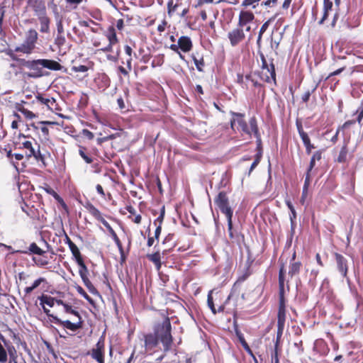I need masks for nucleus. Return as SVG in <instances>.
Listing matches in <instances>:
<instances>
[{"label":"nucleus","instance_id":"49530a36","mask_svg":"<svg viewBox=\"0 0 363 363\" xmlns=\"http://www.w3.org/2000/svg\"><path fill=\"white\" fill-rule=\"evenodd\" d=\"M308 181H309V178H308V176L306 177V182H305V186H304V190H303V195H302V198H301V202L302 203H304V201H305V198H306V193H305V190L306 191L307 190V185L308 184Z\"/></svg>","mask_w":363,"mask_h":363},{"label":"nucleus","instance_id":"a18cd8bd","mask_svg":"<svg viewBox=\"0 0 363 363\" xmlns=\"http://www.w3.org/2000/svg\"><path fill=\"white\" fill-rule=\"evenodd\" d=\"M277 1L278 0H267V1H262L261 5L267 6V7H271V6H274V4H276Z\"/></svg>","mask_w":363,"mask_h":363},{"label":"nucleus","instance_id":"774afa93","mask_svg":"<svg viewBox=\"0 0 363 363\" xmlns=\"http://www.w3.org/2000/svg\"><path fill=\"white\" fill-rule=\"evenodd\" d=\"M84 133L89 139H92L94 138V134L91 132H90L89 130H84Z\"/></svg>","mask_w":363,"mask_h":363},{"label":"nucleus","instance_id":"c03bdc74","mask_svg":"<svg viewBox=\"0 0 363 363\" xmlns=\"http://www.w3.org/2000/svg\"><path fill=\"white\" fill-rule=\"evenodd\" d=\"M177 5H174L173 0H169L167 4L168 13H171L176 10Z\"/></svg>","mask_w":363,"mask_h":363},{"label":"nucleus","instance_id":"1a4fd4ad","mask_svg":"<svg viewBox=\"0 0 363 363\" xmlns=\"http://www.w3.org/2000/svg\"><path fill=\"white\" fill-rule=\"evenodd\" d=\"M228 38L230 40V45L234 47L245 40V35L243 29L238 26V28H235L228 32Z\"/></svg>","mask_w":363,"mask_h":363},{"label":"nucleus","instance_id":"0eeeda50","mask_svg":"<svg viewBox=\"0 0 363 363\" xmlns=\"http://www.w3.org/2000/svg\"><path fill=\"white\" fill-rule=\"evenodd\" d=\"M38 39V33L33 30L30 29L26 34V39L24 43L18 47L16 50L26 54H30L35 47V43Z\"/></svg>","mask_w":363,"mask_h":363},{"label":"nucleus","instance_id":"69168bd1","mask_svg":"<svg viewBox=\"0 0 363 363\" xmlns=\"http://www.w3.org/2000/svg\"><path fill=\"white\" fill-rule=\"evenodd\" d=\"M41 130V132L43 133V134L45 135V136H48V134H49V130L47 127L45 126H43L40 128Z\"/></svg>","mask_w":363,"mask_h":363},{"label":"nucleus","instance_id":"f257e3e1","mask_svg":"<svg viewBox=\"0 0 363 363\" xmlns=\"http://www.w3.org/2000/svg\"><path fill=\"white\" fill-rule=\"evenodd\" d=\"M140 340L144 341L145 352L154 350L157 347L159 341L162 344L164 350L168 351L172 343L171 323L169 318H166L162 324L157 325L154 334H143Z\"/></svg>","mask_w":363,"mask_h":363},{"label":"nucleus","instance_id":"f03ea898","mask_svg":"<svg viewBox=\"0 0 363 363\" xmlns=\"http://www.w3.org/2000/svg\"><path fill=\"white\" fill-rule=\"evenodd\" d=\"M26 67L30 70L27 75L29 77L37 78L43 75L42 67L59 70L61 65L56 61L42 59L27 62Z\"/></svg>","mask_w":363,"mask_h":363},{"label":"nucleus","instance_id":"393cba45","mask_svg":"<svg viewBox=\"0 0 363 363\" xmlns=\"http://www.w3.org/2000/svg\"><path fill=\"white\" fill-rule=\"evenodd\" d=\"M18 111L21 112L27 120H33L38 118V115L25 107H19Z\"/></svg>","mask_w":363,"mask_h":363},{"label":"nucleus","instance_id":"338daca9","mask_svg":"<svg viewBox=\"0 0 363 363\" xmlns=\"http://www.w3.org/2000/svg\"><path fill=\"white\" fill-rule=\"evenodd\" d=\"M315 259H316L317 263H318L320 267H323V262H322L320 255L318 253V254H316V255H315Z\"/></svg>","mask_w":363,"mask_h":363},{"label":"nucleus","instance_id":"603ef678","mask_svg":"<svg viewBox=\"0 0 363 363\" xmlns=\"http://www.w3.org/2000/svg\"><path fill=\"white\" fill-rule=\"evenodd\" d=\"M113 46L114 45H111V44L108 43V45L106 47L101 48V50L103 52H112Z\"/></svg>","mask_w":363,"mask_h":363},{"label":"nucleus","instance_id":"58836bf2","mask_svg":"<svg viewBox=\"0 0 363 363\" xmlns=\"http://www.w3.org/2000/svg\"><path fill=\"white\" fill-rule=\"evenodd\" d=\"M211 294H212V291H211L208 293V299H207L208 306L211 308V310L213 312V313L216 314V308L214 307V304H213V297H212Z\"/></svg>","mask_w":363,"mask_h":363},{"label":"nucleus","instance_id":"6e6552de","mask_svg":"<svg viewBox=\"0 0 363 363\" xmlns=\"http://www.w3.org/2000/svg\"><path fill=\"white\" fill-rule=\"evenodd\" d=\"M15 348L9 345L4 336L0 333V363H6L8 360V354L13 360V363H17L14 353Z\"/></svg>","mask_w":363,"mask_h":363},{"label":"nucleus","instance_id":"c85d7f7f","mask_svg":"<svg viewBox=\"0 0 363 363\" xmlns=\"http://www.w3.org/2000/svg\"><path fill=\"white\" fill-rule=\"evenodd\" d=\"M90 213L99 221L102 223V220H104L105 219L103 218L101 212L94 206H90L89 208Z\"/></svg>","mask_w":363,"mask_h":363},{"label":"nucleus","instance_id":"423d86ee","mask_svg":"<svg viewBox=\"0 0 363 363\" xmlns=\"http://www.w3.org/2000/svg\"><path fill=\"white\" fill-rule=\"evenodd\" d=\"M22 142L19 143L20 148L25 149L26 150V154L27 157H33L37 160L43 161L44 157L42 155L40 151V147L32 141L27 140V138L25 135L22 137Z\"/></svg>","mask_w":363,"mask_h":363},{"label":"nucleus","instance_id":"4468645a","mask_svg":"<svg viewBox=\"0 0 363 363\" xmlns=\"http://www.w3.org/2000/svg\"><path fill=\"white\" fill-rule=\"evenodd\" d=\"M104 342L103 340H99L96 343L94 348L91 351V357L96 359L99 363H104Z\"/></svg>","mask_w":363,"mask_h":363},{"label":"nucleus","instance_id":"4c0bfd02","mask_svg":"<svg viewBox=\"0 0 363 363\" xmlns=\"http://www.w3.org/2000/svg\"><path fill=\"white\" fill-rule=\"evenodd\" d=\"M43 189L48 194L52 195L55 199L58 201L61 199L60 196L55 191V190L49 186L46 185L45 187H43Z\"/></svg>","mask_w":363,"mask_h":363},{"label":"nucleus","instance_id":"7c9ffc66","mask_svg":"<svg viewBox=\"0 0 363 363\" xmlns=\"http://www.w3.org/2000/svg\"><path fill=\"white\" fill-rule=\"evenodd\" d=\"M79 266L80 267V269H79V275L81 277L82 279H83V277H85L87 276V268L86 267V265L84 264L83 260H78V263Z\"/></svg>","mask_w":363,"mask_h":363},{"label":"nucleus","instance_id":"9b49d317","mask_svg":"<svg viewBox=\"0 0 363 363\" xmlns=\"http://www.w3.org/2000/svg\"><path fill=\"white\" fill-rule=\"evenodd\" d=\"M254 19L255 15L252 11L242 9L239 13L238 26L242 28L248 23L252 22Z\"/></svg>","mask_w":363,"mask_h":363},{"label":"nucleus","instance_id":"412c9836","mask_svg":"<svg viewBox=\"0 0 363 363\" xmlns=\"http://www.w3.org/2000/svg\"><path fill=\"white\" fill-rule=\"evenodd\" d=\"M101 223L107 228L108 231L110 233L113 240H114L115 243L116 244L119 250H122V244L118 237L117 236L116 232L113 230V229L111 228L109 223L106 220H102Z\"/></svg>","mask_w":363,"mask_h":363},{"label":"nucleus","instance_id":"72a5a7b5","mask_svg":"<svg viewBox=\"0 0 363 363\" xmlns=\"http://www.w3.org/2000/svg\"><path fill=\"white\" fill-rule=\"evenodd\" d=\"M70 251L72 252L73 256L76 258L77 262L78 263V260H82L81 257V254L79 252V248L76 245H72L69 248Z\"/></svg>","mask_w":363,"mask_h":363},{"label":"nucleus","instance_id":"680f3d73","mask_svg":"<svg viewBox=\"0 0 363 363\" xmlns=\"http://www.w3.org/2000/svg\"><path fill=\"white\" fill-rule=\"evenodd\" d=\"M125 52L129 56V57H131L132 49L129 45L125 46Z\"/></svg>","mask_w":363,"mask_h":363},{"label":"nucleus","instance_id":"cd10ccee","mask_svg":"<svg viewBox=\"0 0 363 363\" xmlns=\"http://www.w3.org/2000/svg\"><path fill=\"white\" fill-rule=\"evenodd\" d=\"M301 265V262H299L291 263L289 267V276L292 277L294 275L297 274L300 271Z\"/></svg>","mask_w":363,"mask_h":363},{"label":"nucleus","instance_id":"2eb2a0df","mask_svg":"<svg viewBox=\"0 0 363 363\" xmlns=\"http://www.w3.org/2000/svg\"><path fill=\"white\" fill-rule=\"evenodd\" d=\"M35 98L38 101L45 105L49 110L52 111L58 110V105L53 97H45L41 94H38Z\"/></svg>","mask_w":363,"mask_h":363},{"label":"nucleus","instance_id":"e2e57ef3","mask_svg":"<svg viewBox=\"0 0 363 363\" xmlns=\"http://www.w3.org/2000/svg\"><path fill=\"white\" fill-rule=\"evenodd\" d=\"M7 157L11 160V161L12 162L13 166L17 168V165L13 161V155L11 153V151L9 150L8 152H7Z\"/></svg>","mask_w":363,"mask_h":363},{"label":"nucleus","instance_id":"c756f323","mask_svg":"<svg viewBox=\"0 0 363 363\" xmlns=\"http://www.w3.org/2000/svg\"><path fill=\"white\" fill-rule=\"evenodd\" d=\"M21 122V120L19 115L14 113L13 116H11V126L13 129H18Z\"/></svg>","mask_w":363,"mask_h":363},{"label":"nucleus","instance_id":"4d7b16f0","mask_svg":"<svg viewBox=\"0 0 363 363\" xmlns=\"http://www.w3.org/2000/svg\"><path fill=\"white\" fill-rule=\"evenodd\" d=\"M166 22L163 21L161 24L157 26V30L160 32H163L165 30Z\"/></svg>","mask_w":363,"mask_h":363},{"label":"nucleus","instance_id":"2f4dec72","mask_svg":"<svg viewBox=\"0 0 363 363\" xmlns=\"http://www.w3.org/2000/svg\"><path fill=\"white\" fill-rule=\"evenodd\" d=\"M321 158V153L318 151V152H315L312 157H311V162H310V166H309V168H308V172H310L315 166V160H320Z\"/></svg>","mask_w":363,"mask_h":363},{"label":"nucleus","instance_id":"b1692460","mask_svg":"<svg viewBox=\"0 0 363 363\" xmlns=\"http://www.w3.org/2000/svg\"><path fill=\"white\" fill-rule=\"evenodd\" d=\"M336 259L340 272L342 273L343 276H345L347 274V269L344 257L340 255H337Z\"/></svg>","mask_w":363,"mask_h":363},{"label":"nucleus","instance_id":"13d9d810","mask_svg":"<svg viewBox=\"0 0 363 363\" xmlns=\"http://www.w3.org/2000/svg\"><path fill=\"white\" fill-rule=\"evenodd\" d=\"M117 103H118V105L120 107V108L123 109L125 108V104H124L123 99L122 98L118 99Z\"/></svg>","mask_w":363,"mask_h":363},{"label":"nucleus","instance_id":"864d4df0","mask_svg":"<svg viewBox=\"0 0 363 363\" xmlns=\"http://www.w3.org/2000/svg\"><path fill=\"white\" fill-rule=\"evenodd\" d=\"M76 70L78 72H85L88 70V68L85 65H79L76 68Z\"/></svg>","mask_w":363,"mask_h":363},{"label":"nucleus","instance_id":"f704fd0d","mask_svg":"<svg viewBox=\"0 0 363 363\" xmlns=\"http://www.w3.org/2000/svg\"><path fill=\"white\" fill-rule=\"evenodd\" d=\"M286 204L291 211L290 219H291V222H293L294 220L296 219V213L295 208H294V206L292 205L291 202L288 199L286 200Z\"/></svg>","mask_w":363,"mask_h":363},{"label":"nucleus","instance_id":"f8f14e48","mask_svg":"<svg viewBox=\"0 0 363 363\" xmlns=\"http://www.w3.org/2000/svg\"><path fill=\"white\" fill-rule=\"evenodd\" d=\"M260 78L268 83H271L275 81V71L273 65H271L270 67L267 65H263L260 72Z\"/></svg>","mask_w":363,"mask_h":363},{"label":"nucleus","instance_id":"c9c22d12","mask_svg":"<svg viewBox=\"0 0 363 363\" xmlns=\"http://www.w3.org/2000/svg\"><path fill=\"white\" fill-rule=\"evenodd\" d=\"M259 1V0H242L241 6L243 7L252 6L253 9H255Z\"/></svg>","mask_w":363,"mask_h":363},{"label":"nucleus","instance_id":"6ab92c4d","mask_svg":"<svg viewBox=\"0 0 363 363\" xmlns=\"http://www.w3.org/2000/svg\"><path fill=\"white\" fill-rule=\"evenodd\" d=\"M178 44L182 51L184 52H189L192 48V42L190 38L187 36H182L178 39Z\"/></svg>","mask_w":363,"mask_h":363},{"label":"nucleus","instance_id":"bb28decb","mask_svg":"<svg viewBox=\"0 0 363 363\" xmlns=\"http://www.w3.org/2000/svg\"><path fill=\"white\" fill-rule=\"evenodd\" d=\"M40 21V31L43 33H48L49 31L50 21L47 16H41Z\"/></svg>","mask_w":363,"mask_h":363},{"label":"nucleus","instance_id":"bf43d9fd","mask_svg":"<svg viewBox=\"0 0 363 363\" xmlns=\"http://www.w3.org/2000/svg\"><path fill=\"white\" fill-rule=\"evenodd\" d=\"M161 233V225H158L157 226V228L155 230V238H159V235H160Z\"/></svg>","mask_w":363,"mask_h":363},{"label":"nucleus","instance_id":"37998d69","mask_svg":"<svg viewBox=\"0 0 363 363\" xmlns=\"http://www.w3.org/2000/svg\"><path fill=\"white\" fill-rule=\"evenodd\" d=\"M76 289L77 292L82 295L84 298H86L88 301H91V298L89 296V295L86 293V291L83 289V288L80 286H77L76 287Z\"/></svg>","mask_w":363,"mask_h":363},{"label":"nucleus","instance_id":"052dcab7","mask_svg":"<svg viewBox=\"0 0 363 363\" xmlns=\"http://www.w3.org/2000/svg\"><path fill=\"white\" fill-rule=\"evenodd\" d=\"M343 69H344V68H340V69L334 71L333 72L330 74L328 77H330L332 76H335V75H337V74H340L343 71Z\"/></svg>","mask_w":363,"mask_h":363},{"label":"nucleus","instance_id":"09e8293b","mask_svg":"<svg viewBox=\"0 0 363 363\" xmlns=\"http://www.w3.org/2000/svg\"><path fill=\"white\" fill-rule=\"evenodd\" d=\"M291 1L292 0H284L282 4V8L284 9H288L291 4Z\"/></svg>","mask_w":363,"mask_h":363},{"label":"nucleus","instance_id":"3c124183","mask_svg":"<svg viewBox=\"0 0 363 363\" xmlns=\"http://www.w3.org/2000/svg\"><path fill=\"white\" fill-rule=\"evenodd\" d=\"M169 48L172 50L174 51L175 52H179V51L180 50L179 45L178 43L177 44H172Z\"/></svg>","mask_w":363,"mask_h":363},{"label":"nucleus","instance_id":"a19ab883","mask_svg":"<svg viewBox=\"0 0 363 363\" xmlns=\"http://www.w3.org/2000/svg\"><path fill=\"white\" fill-rule=\"evenodd\" d=\"M65 41V38L62 35V34H57L55 40V45H57L59 48H61L62 45H64Z\"/></svg>","mask_w":363,"mask_h":363},{"label":"nucleus","instance_id":"f3484780","mask_svg":"<svg viewBox=\"0 0 363 363\" xmlns=\"http://www.w3.org/2000/svg\"><path fill=\"white\" fill-rule=\"evenodd\" d=\"M233 118L230 121L231 128L234 130H240L239 127L244 123V115L238 113H232Z\"/></svg>","mask_w":363,"mask_h":363},{"label":"nucleus","instance_id":"de8ad7c7","mask_svg":"<svg viewBox=\"0 0 363 363\" xmlns=\"http://www.w3.org/2000/svg\"><path fill=\"white\" fill-rule=\"evenodd\" d=\"M119 52H120V50H118L117 51L116 56H113V55H107V59L109 60L116 62L117 60V59H118V55H119Z\"/></svg>","mask_w":363,"mask_h":363},{"label":"nucleus","instance_id":"5701e85b","mask_svg":"<svg viewBox=\"0 0 363 363\" xmlns=\"http://www.w3.org/2000/svg\"><path fill=\"white\" fill-rule=\"evenodd\" d=\"M147 257L151 262H152L155 264L156 269L157 271H160L162 266L160 254L159 252H155L152 255H148Z\"/></svg>","mask_w":363,"mask_h":363},{"label":"nucleus","instance_id":"ddd939ff","mask_svg":"<svg viewBox=\"0 0 363 363\" xmlns=\"http://www.w3.org/2000/svg\"><path fill=\"white\" fill-rule=\"evenodd\" d=\"M38 299L40 301V305L41 306L44 313L50 317L53 315L52 314H50V311L46 308V306L50 308L53 307L55 304V298L48 295H42L38 297Z\"/></svg>","mask_w":363,"mask_h":363},{"label":"nucleus","instance_id":"473e14b6","mask_svg":"<svg viewBox=\"0 0 363 363\" xmlns=\"http://www.w3.org/2000/svg\"><path fill=\"white\" fill-rule=\"evenodd\" d=\"M33 260L35 262V264L38 267H44L49 263L48 260L45 257H38V258L33 257Z\"/></svg>","mask_w":363,"mask_h":363},{"label":"nucleus","instance_id":"a878e982","mask_svg":"<svg viewBox=\"0 0 363 363\" xmlns=\"http://www.w3.org/2000/svg\"><path fill=\"white\" fill-rule=\"evenodd\" d=\"M333 6V3L330 0H324V5H323V16L321 20L320 21L319 23L322 24L324 21L327 18L328 15V11L331 10Z\"/></svg>","mask_w":363,"mask_h":363},{"label":"nucleus","instance_id":"39448f33","mask_svg":"<svg viewBox=\"0 0 363 363\" xmlns=\"http://www.w3.org/2000/svg\"><path fill=\"white\" fill-rule=\"evenodd\" d=\"M215 203L223 213H224L228 220V229L230 231L232 229V216L233 211L228 206V197L224 192H220L215 200Z\"/></svg>","mask_w":363,"mask_h":363},{"label":"nucleus","instance_id":"9d476101","mask_svg":"<svg viewBox=\"0 0 363 363\" xmlns=\"http://www.w3.org/2000/svg\"><path fill=\"white\" fill-rule=\"evenodd\" d=\"M240 130L239 132L242 133V134H246L250 136H251L252 133H254L257 138H258V128L257 125L256 119L255 118H250L249 121V125L245 122L244 123H242L240 127H239Z\"/></svg>","mask_w":363,"mask_h":363},{"label":"nucleus","instance_id":"a211bd4d","mask_svg":"<svg viewBox=\"0 0 363 363\" xmlns=\"http://www.w3.org/2000/svg\"><path fill=\"white\" fill-rule=\"evenodd\" d=\"M298 130L300 137L302 139L303 143L306 147L307 153L310 154L311 150L314 148V146L311 143L310 138H308L307 133L303 131L301 125H298Z\"/></svg>","mask_w":363,"mask_h":363},{"label":"nucleus","instance_id":"dca6fc26","mask_svg":"<svg viewBox=\"0 0 363 363\" xmlns=\"http://www.w3.org/2000/svg\"><path fill=\"white\" fill-rule=\"evenodd\" d=\"M23 253V254H33V255H43L45 252L40 248L35 242H32L28 250H13L11 252V253Z\"/></svg>","mask_w":363,"mask_h":363},{"label":"nucleus","instance_id":"ea45409f","mask_svg":"<svg viewBox=\"0 0 363 363\" xmlns=\"http://www.w3.org/2000/svg\"><path fill=\"white\" fill-rule=\"evenodd\" d=\"M276 16H277V15L270 18L269 20H267L266 22H264L263 23V25L261 26L260 30H259L260 34H263L267 30L270 23L272 22L275 19Z\"/></svg>","mask_w":363,"mask_h":363},{"label":"nucleus","instance_id":"aec40b11","mask_svg":"<svg viewBox=\"0 0 363 363\" xmlns=\"http://www.w3.org/2000/svg\"><path fill=\"white\" fill-rule=\"evenodd\" d=\"M104 35L108 39V43H110L111 45H115L118 43V39L116 35V29L113 26H109L106 30Z\"/></svg>","mask_w":363,"mask_h":363},{"label":"nucleus","instance_id":"79ce46f5","mask_svg":"<svg viewBox=\"0 0 363 363\" xmlns=\"http://www.w3.org/2000/svg\"><path fill=\"white\" fill-rule=\"evenodd\" d=\"M79 155L84 159V160L87 163V164H90L92 162V159L89 157L84 151V150L82 148H81L79 150Z\"/></svg>","mask_w":363,"mask_h":363},{"label":"nucleus","instance_id":"8fccbe9b","mask_svg":"<svg viewBox=\"0 0 363 363\" xmlns=\"http://www.w3.org/2000/svg\"><path fill=\"white\" fill-rule=\"evenodd\" d=\"M96 189L97 192L99 194H101L103 197H104L105 194H104V189H103L101 185L97 184L96 186Z\"/></svg>","mask_w":363,"mask_h":363},{"label":"nucleus","instance_id":"0e129e2a","mask_svg":"<svg viewBox=\"0 0 363 363\" xmlns=\"http://www.w3.org/2000/svg\"><path fill=\"white\" fill-rule=\"evenodd\" d=\"M116 27L118 29L121 30L123 27V21L122 19H119L117 21Z\"/></svg>","mask_w":363,"mask_h":363},{"label":"nucleus","instance_id":"6e6d98bb","mask_svg":"<svg viewBox=\"0 0 363 363\" xmlns=\"http://www.w3.org/2000/svg\"><path fill=\"white\" fill-rule=\"evenodd\" d=\"M57 27L58 34H60V35L62 34L64 30H63L62 23L60 21L59 23H57Z\"/></svg>","mask_w":363,"mask_h":363},{"label":"nucleus","instance_id":"4be33fe9","mask_svg":"<svg viewBox=\"0 0 363 363\" xmlns=\"http://www.w3.org/2000/svg\"><path fill=\"white\" fill-rule=\"evenodd\" d=\"M46 279L43 277H40L37 279H35L31 286H27L24 289L25 294H30L34 289H37L38 286H40L42 284H46Z\"/></svg>","mask_w":363,"mask_h":363},{"label":"nucleus","instance_id":"7ed1b4c3","mask_svg":"<svg viewBox=\"0 0 363 363\" xmlns=\"http://www.w3.org/2000/svg\"><path fill=\"white\" fill-rule=\"evenodd\" d=\"M63 308L64 311L66 313L72 314L77 318V320L75 322H71L68 320H62L55 315H51L54 323L72 332H75L78 329L81 328L82 326V320L79 312L73 309L72 306L67 303H65L63 305Z\"/></svg>","mask_w":363,"mask_h":363},{"label":"nucleus","instance_id":"20e7f679","mask_svg":"<svg viewBox=\"0 0 363 363\" xmlns=\"http://www.w3.org/2000/svg\"><path fill=\"white\" fill-rule=\"evenodd\" d=\"M285 269L284 267L282 266L279 270V291H280V298H279V307L278 311V328L279 330H282L284 326L285 320H286V306L284 299V275H285Z\"/></svg>","mask_w":363,"mask_h":363},{"label":"nucleus","instance_id":"e433bc0d","mask_svg":"<svg viewBox=\"0 0 363 363\" xmlns=\"http://www.w3.org/2000/svg\"><path fill=\"white\" fill-rule=\"evenodd\" d=\"M347 148H346V147H343L340 152V154H339V156L337 158L338 162H345L346 159H347Z\"/></svg>","mask_w":363,"mask_h":363},{"label":"nucleus","instance_id":"5fc2aeb1","mask_svg":"<svg viewBox=\"0 0 363 363\" xmlns=\"http://www.w3.org/2000/svg\"><path fill=\"white\" fill-rule=\"evenodd\" d=\"M311 96V93L309 91H306L303 96H302V100L305 102L308 101Z\"/></svg>","mask_w":363,"mask_h":363}]
</instances>
